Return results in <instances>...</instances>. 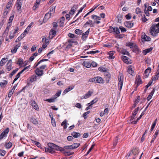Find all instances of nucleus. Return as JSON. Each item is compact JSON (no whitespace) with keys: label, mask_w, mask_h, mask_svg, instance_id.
I'll return each mask as SVG.
<instances>
[{"label":"nucleus","mask_w":159,"mask_h":159,"mask_svg":"<svg viewBox=\"0 0 159 159\" xmlns=\"http://www.w3.org/2000/svg\"><path fill=\"white\" fill-rule=\"evenodd\" d=\"M150 33L153 36H156L159 33V22L156 25H152L150 28Z\"/></svg>","instance_id":"f257e3e1"},{"label":"nucleus","mask_w":159,"mask_h":159,"mask_svg":"<svg viewBox=\"0 0 159 159\" xmlns=\"http://www.w3.org/2000/svg\"><path fill=\"white\" fill-rule=\"evenodd\" d=\"M139 153V149L138 148H134L131 151V152L129 153L127 155L126 157H128L127 159H128L129 157H130V158H133V157H135V158L136 156L138 155Z\"/></svg>","instance_id":"f03ea898"},{"label":"nucleus","mask_w":159,"mask_h":159,"mask_svg":"<svg viewBox=\"0 0 159 159\" xmlns=\"http://www.w3.org/2000/svg\"><path fill=\"white\" fill-rule=\"evenodd\" d=\"M89 81L99 84L103 83L104 82V81L102 78L99 76H97L93 78L90 79L89 80Z\"/></svg>","instance_id":"7ed1b4c3"},{"label":"nucleus","mask_w":159,"mask_h":159,"mask_svg":"<svg viewBox=\"0 0 159 159\" xmlns=\"http://www.w3.org/2000/svg\"><path fill=\"white\" fill-rule=\"evenodd\" d=\"M54 149L55 150H57L58 149L60 150V151L61 152H64V153L65 152V148L61 147H59L56 145L55 144L52 143H50V153H52L51 149ZM65 152H66L65 151Z\"/></svg>","instance_id":"20e7f679"},{"label":"nucleus","mask_w":159,"mask_h":159,"mask_svg":"<svg viewBox=\"0 0 159 159\" xmlns=\"http://www.w3.org/2000/svg\"><path fill=\"white\" fill-rule=\"evenodd\" d=\"M124 76L122 74H120L119 75L118 80H119V89H121L122 88L123 84V80Z\"/></svg>","instance_id":"39448f33"},{"label":"nucleus","mask_w":159,"mask_h":159,"mask_svg":"<svg viewBox=\"0 0 159 159\" xmlns=\"http://www.w3.org/2000/svg\"><path fill=\"white\" fill-rule=\"evenodd\" d=\"M110 29L108 30L109 31L111 32H113L117 34H120V31L118 27H113L112 26L109 27Z\"/></svg>","instance_id":"423d86ee"},{"label":"nucleus","mask_w":159,"mask_h":159,"mask_svg":"<svg viewBox=\"0 0 159 159\" xmlns=\"http://www.w3.org/2000/svg\"><path fill=\"white\" fill-rule=\"evenodd\" d=\"M151 70V69L150 67H148L145 71L143 74V78H147L149 73H150Z\"/></svg>","instance_id":"0eeeda50"},{"label":"nucleus","mask_w":159,"mask_h":159,"mask_svg":"<svg viewBox=\"0 0 159 159\" xmlns=\"http://www.w3.org/2000/svg\"><path fill=\"white\" fill-rule=\"evenodd\" d=\"M159 77V64L157 67V71L156 73V74L153 77L152 80L153 81H155L156 80H157Z\"/></svg>","instance_id":"6e6552de"},{"label":"nucleus","mask_w":159,"mask_h":159,"mask_svg":"<svg viewBox=\"0 0 159 159\" xmlns=\"http://www.w3.org/2000/svg\"><path fill=\"white\" fill-rule=\"evenodd\" d=\"M89 30L90 28H89L86 32L82 34V39L84 41L86 40L89 34Z\"/></svg>","instance_id":"1a4fd4ad"},{"label":"nucleus","mask_w":159,"mask_h":159,"mask_svg":"<svg viewBox=\"0 0 159 159\" xmlns=\"http://www.w3.org/2000/svg\"><path fill=\"white\" fill-rule=\"evenodd\" d=\"M27 68L28 67H25L21 71L17 74L16 76V78L14 80L13 82H14L15 81L17 80L20 77V74H22Z\"/></svg>","instance_id":"9d476101"},{"label":"nucleus","mask_w":159,"mask_h":159,"mask_svg":"<svg viewBox=\"0 0 159 159\" xmlns=\"http://www.w3.org/2000/svg\"><path fill=\"white\" fill-rule=\"evenodd\" d=\"M27 68L28 67H25L21 71L17 74L16 76V78L14 80L13 82H14L15 81L17 80L20 77V74H22Z\"/></svg>","instance_id":"9b49d317"},{"label":"nucleus","mask_w":159,"mask_h":159,"mask_svg":"<svg viewBox=\"0 0 159 159\" xmlns=\"http://www.w3.org/2000/svg\"><path fill=\"white\" fill-rule=\"evenodd\" d=\"M61 93V90L58 91L54 95L55 97L50 98V102H54L56 98L60 96Z\"/></svg>","instance_id":"f8f14e48"},{"label":"nucleus","mask_w":159,"mask_h":159,"mask_svg":"<svg viewBox=\"0 0 159 159\" xmlns=\"http://www.w3.org/2000/svg\"><path fill=\"white\" fill-rule=\"evenodd\" d=\"M56 29H52L50 30V39L53 38L57 33Z\"/></svg>","instance_id":"ddd939ff"},{"label":"nucleus","mask_w":159,"mask_h":159,"mask_svg":"<svg viewBox=\"0 0 159 159\" xmlns=\"http://www.w3.org/2000/svg\"><path fill=\"white\" fill-rule=\"evenodd\" d=\"M30 103L34 109L36 110L39 109V107L38 105L33 100H31L30 102Z\"/></svg>","instance_id":"4468645a"},{"label":"nucleus","mask_w":159,"mask_h":159,"mask_svg":"<svg viewBox=\"0 0 159 159\" xmlns=\"http://www.w3.org/2000/svg\"><path fill=\"white\" fill-rule=\"evenodd\" d=\"M64 20L65 17L64 16H62L58 20L57 23H59L60 26L62 27L63 26Z\"/></svg>","instance_id":"2eb2a0df"},{"label":"nucleus","mask_w":159,"mask_h":159,"mask_svg":"<svg viewBox=\"0 0 159 159\" xmlns=\"http://www.w3.org/2000/svg\"><path fill=\"white\" fill-rule=\"evenodd\" d=\"M93 92H92L89 91L87 93H86L85 95L82 97H81V99H82L83 98L84 99H86L87 98H89V97H90L92 94H93Z\"/></svg>","instance_id":"dca6fc26"},{"label":"nucleus","mask_w":159,"mask_h":159,"mask_svg":"<svg viewBox=\"0 0 159 159\" xmlns=\"http://www.w3.org/2000/svg\"><path fill=\"white\" fill-rule=\"evenodd\" d=\"M125 25L126 27L130 28L133 26L134 24L130 21H126L125 23Z\"/></svg>","instance_id":"f3484780"},{"label":"nucleus","mask_w":159,"mask_h":159,"mask_svg":"<svg viewBox=\"0 0 159 159\" xmlns=\"http://www.w3.org/2000/svg\"><path fill=\"white\" fill-rule=\"evenodd\" d=\"M35 72L38 76H41L43 74V70H40L39 68H37L35 70Z\"/></svg>","instance_id":"a211bd4d"},{"label":"nucleus","mask_w":159,"mask_h":159,"mask_svg":"<svg viewBox=\"0 0 159 159\" xmlns=\"http://www.w3.org/2000/svg\"><path fill=\"white\" fill-rule=\"evenodd\" d=\"M152 47H150L149 48L144 50L143 51V53L144 55H146L148 53L152 51L153 49Z\"/></svg>","instance_id":"6ab92c4d"},{"label":"nucleus","mask_w":159,"mask_h":159,"mask_svg":"<svg viewBox=\"0 0 159 159\" xmlns=\"http://www.w3.org/2000/svg\"><path fill=\"white\" fill-rule=\"evenodd\" d=\"M22 3L20 0H17V1L16 8L19 11L21 10Z\"/></svg>","instance_id":"aec40b11"},{"label":"nucleus","mask_w":159,"mask_h":159,"mask_svg":"<svg viewBox=\"0 0 159 159\" xmlns=\"http://www.w3.org/2000/svg\"><path fill=\"white\" fill-rule=\"evenodd\" d=\"M77 8V6L76 5H74L73 7L71 8L70 11L69 12V14L73 15L75 12V11Z\"/></svg>","instance_id":"412c9836"},{"label":"nucleus","mask_w":159,"mask_h":159,"mask_svg":"<svg viewBox=\"0 0 159 159\" xmlns=\"http://www.w3.org/2000/svg\"><path fill=\"white\" fill-rule=\"evenodd\" d=\"M71 135L75 138H78L81 135L80 133L75 132H73L71 133Z\"/></svg>","instance_id":"4be33fe9"},{"label":"nucleus","mask_w":159,"mask_h":159,"mask_svg":"<svg viewBox=\"0 0 159 159\" xmlns=\"http://www.w3.org/2000/svg\"><path fill=\"white\" fill-rule=\"evenodd\" d=\"M50 18V14L49 13V12L47 13L44 17L43 19V22H45L47 21Z\"/></svg>","instance_id":"5701e85b"},{"label":"nucleus","mask_w":159,"mask_h":159,"mask_svg":"<svg viewBox=\"0 0 159 159\" xmlns=\"http://www.w3.org/2000/svg\"><path fill=\"white\" fill-rule=\"evenodd\" d=\"M83 64L84 66L87 68H89L91 66V63L88 61H84L83 62Z\"/></svg>","instance_id":"b1692460"},{"label":"nucleus","mask_w":159,"mask_h":159,"mask_svg":"<svg viewBox=\"0 0 159 159\" xmlns=\"http://www.w3.org/2000/svg\"><path fill=\"white\" fill-rule=\"evenodd\" d=\"M135 44L134 43L130 42H127L126 44V46L129 47L130 48H132L134 47V46L135 45Z\"/></svg>","instance_id":"393cba45"},{"label":"nucleus","mask_w":159,"mask_h":159,"mask_svg":"<svg viewBox=\"0 0 159 159\" xmlns=\"http://www.w3.org/2000/svg\"><path fill=\"white\" fill-rule=\"evenodd\" d=\"M142 38L143 39L144 41H150L151 39V38L148 36H147L145 34L144 36H142Z\"/></svg>","instance_id":"a878e982"},{"label":"nucleus","mask_w":159,"mask_h":159,"mask_svg":"<svg viewBox=\"0 0 159 159\" xmlns=\"http://www.w3.org/2000/svg\"><path fill=\"white\" fill-rule=\"evenodd\" d=\"M133 48V51L134 52H140L139 48L136 44H135Z\"/></svg>","instance_id":"bb28decb"},{"label":"nucleus","mask_w":159,"mask_h":159,"mask_svg":"<svg viewBox=\"0 0 159 159\" xmlns=\"http://www.w3.org/2000/svg\"><path fill=\"white\" fill-rule=\"evenodd\" d=\"M154 91L155 90H152L150 93L149 94L147 98V99L148 101H149L152 98V96L153 95V94L154 93Z\"/></svg>","instance_id":"cd10ccee"},{"label":"nucleus","mask_w":159,"mask_h":159,"mask_svg":"<svg viewBox=\"0 0 159 159\" xmlns=\"http://www.w3.org/2000/svg\"><path fill=\"white\" fill-rule=\"evenodd\" d=\"M136 81L137 82V85L136 87L138 86V85L141 84L142 83V80L141 79L140 76L139 75H138L137 79L136 80Z\"/></svg>","instance_id":"c85d7f7f"},{"label":"nucleus","mask_w":159,"mask_h":159,"mask_svg":"<svg viewBox=\"0 0 159 159\" xmlns=\"http://www.w3.org/2000/svg\"><path fill=\"white\" fill-rule=\"evenodd\" d=\"M117 18L118 19V22L121 23L123 19L122 16L120 14H119L117 16Z\"/></svg>","instance_id":"c756f323"},{"label":"nucleus","mask_w":159,"mask_h":159,"mask_svg":"<svg viewBox=\"0 0 159 159\" xmlns=\"http://www.w3.org/2000/svg\"><path fill=\"white\" fill-rule=\"evenodd\" d=\"M7 84V82L5 80H3L0 83V85L2 88L4 87Z\"/></svg>","instance_id":"7c9ffc66"},{"label":"nucleus","mask_w":159,"mask_h":159,"mask_svg":"<svg viewBox=\"0 0 159 159\" xmlns=\"http://www.w3.org/2000/svg\"><path fill=\"white\" fill-rule=\"evenodd\" d=\"M132 66H129L127 70L128 72L131 75H132V73L134 72V71L132 69Z\"/></svg>","instance_id":"2f4dec72"},{"label":"nucleus","mask_w":159,"mask_h":159,"mask_svg":"<svg viewBox=\"0 0 159 159\" xmlns=\"http://www.w3.org/2000/svg\"><path fill=\"white\" fill-rule=\"evenodd\" d=\"M122 59L124 62L129 64V62L128 61V58L127 57L125 56H122Z\"/></svg>","instance_id":"473e14b6"},{"label":"nucleus","mask_w":159,"mask_h":159,"mask_svg":"<svg viewBox=\"0 0 159 159\" xmlns=\"http://www.w3.org/2000/svg\"><path fill=\"white\" fill-rule=\"evenodd\" d=\"M30 81L31 82H32L36 80L37 77L36 75H34L30 77Z\"/></svg>","instance_id":"72a5a7b5"},{"label":"nucleus","mask_w":159,"mask_h":159,"mask_svg":"<svg viewBox=\"0 0 159 159\" xmlns=\"http://www.w3.org/2000/svg\"><path fill=\"white\" fill-rule=\"evenodd\" d=\"M105 75L106 76V81L108 83L109 82V79L111 77V75L110 74L107 72L105 73Z\"/></svg>","instance_id":"f704fd0d"},{"label":"nucleus","mask_w":159,"mask_h":159,"mask_svg":"<svg viewBox=\"0 0 159 159\" xmlns=\"http://www.w3.org/2000/svg\"><path fill=\"white\" fill-rule=\"evenodd\" d=\"M114 54V52H109V56L108 57V58L109 59H114L115 58V56H113V55Z\"/></svg>","instance_id":"c9c22d12"},{"label":"nucleus","mask_w":159,"mask_h":159,"mask_svg":"<svg viewBox=\"0 0 159 159\" xmlns=\"http://www.w3.org/2000/svg\"><path fill=\"white\" fill-rule=\"evenodd\" d=\"M121 53L123 54L126 55L128 56L129 55V52L125 49H123L121 50Z\"/></svg>","instance_id":"e433bc0d"},{"label":"nucleus","mask_w":159,"mask_h":159,"mask_svg":"<svg viewBox=\"0 0 159 159\" xmlns=\"http://www.w3.org/2000/svg\"><path fill=\"white\" fill-rule=\"evenodd\" d=\"M67 121L66 120H65L62 123H61V126L64 125V129H66L67 127Z\"/></svg>","instance_id":"4c0bfd02"},{"label":"nucleus","mask_w":159,"mask_h":159,"mask_svg":"<svg viewBox=\"0 0 159 159\" xmlns=\"http://www.w3.org/2000/svg\"><path fill=\"white\" fill-rule=\"evenodd\" d=\"M98 98H96L94 99L90 103L87 104V105L89 104V106H90L93 104L94 103H96L98 101Z\"/></svg>","instance_id":"58836bf2"},{"label":"nucleus","mask_w":159,"mask_h":159,"mask_svg":"<svg viewBox=\"0 0 159 159\" xmlns=\"http://www.w3.org/2000/svg\"><path fill=\"white\" fill-rule=\"evenodd\" d=\"M157 122V119H156L154 121L153 124L152 125V127L150 129V131H152L154 129L156 125Z\"/></svg>","instance_id":"ea45409f"},{"label":"nucleus","mask_w":159,"mask_h":159,"mask_svg":"<svg viewBox=\"0 0 159 159\" xmlns=\"http://www.w3.org/2000/svg\"><path fill=\"white\" fill-rule=\"evenodd\" d=\"M9 129L8 128H7L5 129L2 133V134L5 135V136H6L7 134H8L9 131Z\"/></svg>","instance_id":"a19ab883"},{"label":"nucleus","mask_w":159,"mask_h":159,"mask_svg":"<svg viewBox=\"0 0 159 159\" xmlns=\"http://www.w3.org/2000/svg\"><path fill=\"white\" fill-rule=\"evenodd\" d=\"M11 65V63H7V69L8 71H9L10 70H11L12 69Z\"/></svg>","instance_id":"79ce46f5"},{"label":"nucleus","mask_w":159,"mask_h":159,"mask_svg":"<svg viewBox=\"0 0 159 159\" xmlns=\"http://www.w3.org/2000/svg\"><path fill=\"white\" fill-rule=\"evenodd\" d=\"M139 107H138L135 109L133 111V112L132 113V116H135L139 110Z\"/></svg>","instance_id":"37998d69"},{"label":"nucleus","mask_w":159,"mask_h":159,"mask_svg":"<svg viewBox=\"0 0 159 159\" xmlns=\"http://www.w3.org/2000/svg\"><path fill=\"white\" fill-rule=\"evenodd\" d=\"M75 33L78 35H81L83 32V31L78 29H76L75 31Z\"/></svg>","instance_id":"c03bdc74"},{"label":"nucleus","mask_w":159,"mask_h":159,"mask_svg":"<svg viewBox=\"0 0 159 159\" xmlns=\"http://www.w3.org/2000/svg\"><path fill=\"white\" fill-rule=\"evenodd\" d=\"M6 59L5 58H2L0 61V66H3L6 63Z\"/></svg>","instance_id":"a18cd8bd"},{"label":"nucleus","mask_w":159,"mask_h":159,"mask_svg":"<svg viewBox=\"0 0 159 159\" xmlns=\"http://www.w3.org/2000/svg\"><path fill=\"white\" fill-rule=\"evenodd\" d=\"M11 24L9 25V26H7V27L6 28L4 32V34H6V35H7L9 30V27L11 26Z\"/></svg>","instance_id":"49530a36"},{"label":"nucleus","mask_w":159,"mask_h":159,"mask_svg":"<svg viewBox=\"0 0 159 159\" xmlns=\"http://www.w3.org/2000/svg\"><path fill=\"white\" fill-rule=\"evenodd\" d=\"M30 121L34 124L37 125L38 124V122L34 118H32L30 119Z\"/></svg>","instance_id":"de8ad7c7"},{"label":"nucleus","mask_w":159,"mask_h":159,"mask_svg":"<svg viewBox=\"0 0 159 159\" xmlns=\"http://www.w3.org/2000/svg\"><path fill=\"white\" fill-rule=\"evenodd\" d=\"M49 39H47L45 37H43L42 40V43H49Z\"/></svg>","instance_id":"09e8293b"},{"label":"nucleus","mask_w":159,"mask_h":159,"mask_svg":"<svg viewBox=\"0 0 159 159\" xmlns=\"http://www.w3.org/2000/svg\"><path fill=\"white\" fill-rule=\"evenodd\" d=\"M10 1L8 3L6 6V8L7 9H9L11 7V4L13 0H9Z\"/></svg>","instance_id":"8fccbe9b"},{"label":"nucleus","mask_w":159,"mask_h":159,"mask_svg":"<svg viewBox=\"0 0 159 159\" xmlns=\"http://www.w3.org/2000/svg\"><path fill=\"white\" fill-rule=\"evenodd\" d=\"M18 68L16 69L15 70H14L10 74V77H11L13 75L18 71Z\"/></svg>","instance_id":"3c124183"},{"label":"nucleus","mask_w":159,"mask_h":159,"mask_svg":"<svg viewBox=\"0 0 159 159\" xmlns=\"http://www.w3.org/2000/svg\"><path fill=\"white\" fill-rule=\"evenodd\" d=\"M53 27L52 29L57 30L58 27V25L57 22H53L52 24Z\"/></svg>","instance_id":"603ef678"},{"label":"nucleus","mask_w":159,"mask_h":159,"mask_svg":"<svg viewBox=\"0 0 159 159\" xmlns=\"http://www.w3.org/2000/svg\"><path fill=\"white\" fill-rule=\"evenodd\" d=\"M80 143H74L72 145L73 149L77 148L80 146Z\"/></svg>","instance_id":"864d4df0"},{"label":"nucleus","mask_w":159,"mask_h":159,"mask_svg":"<svg viewBox=\"0 0 159 159\" xmlns=\"http://www.w3.org/2000/svg\"><path fill=\"white\" fill-rule=\"evenodd\" d=\"M12 143H6L5 144V146L6 148H10L12 146Z\"/></svg>","instance_id":"5fc2aeb1"},{"label":"nucleus","mask_w":159,"mask_h":159,"mask_svg":"<svg viewBox=\"0 0 159 159\" xmlns=\"http://www.w3.org/2000/svg\"><path fill=\"white\" fill-rule=\"evenodd\" d=\"M14 34L13 30L10 32L9 37L10 39H12L14 37Z\"/></svg>","instance_id":"6e6d98bb"},{"label":"nucleus","mask_w":159,"mask_h":159,"mask_svg":"<svg viewBox=\"0 0 159 159\" xmlns=\"http://www.w3.org/2000/svg\"><path fill=\"white\" fill-rule=\"evenodd\" d=\"M56 6L54 5H52V7H51V9L50 10V12H52V13H53L55 12V9Z\"/></svg>","instance_id":"4d7b16f0"},{"label":"nucleus","mask_w":159,"mask_h":159,"mask_svg":"<svg viewBox=\"0 0 159 159\" xmlns=\"http://www.w3.org/2000/svg\"><path fill=\"white\" fill-rule=\"evenodd\" d=\"M140 99V97L139 96H137L136 98L135 99L134 102L135 103L137 104L139 102Z\"/></svg>","instance_id":"13d9d810"},{"label":"nucleus","mask_w":159,"mask_h":159,"mask_svg":"<svg viewBox=\"0 0 159 159\" xmlns=\"http://www.w3.org/2000/svg\"><path fill=\"white\" fill-rule=\"evenodd\" d=\"M17 63L19 65H22L23 63V59L21 58L18 59Z\"/></svg>","instance_id":"bf43d9fd"},{"label":"nucleus","mask_w":159,"mask_h":159,"mask_svg":"<svg viewBox=\"0 0 159 159\" xmlns=\"http://www.w3.org/2000/svg\"><path fill=\"white\" fill-rule=\"evenodd\" d=\"M39 4H38L37 3H35L34 6H33V10H35L36 9V8L39 7Z\"/></svg>","instance_id":"052dcab7"},{"label":"nucleus","mask_w":159,"mask_h":159,"mask_svg":"<svg viewBox=\"0 0 159 159\" xmlns=\"http://www.w3.org/2000/svg\"><path fill=\"white\" fill-rule=\"evenodd\" d=\"M51 123L52 124V125L54 127H55L56 126V123L55 122V121L53 119V117H52L51 119Z\"/></svg>","instance_id":"680f3d73"},{"label":"nucleus","mask_w":159,"mask_h":159,"mask_svg":"<svg viewBox=\"0 0 159 159\" xmlns=\"http://www.w3.org/2000/svg\"><path fill=\"white\" fill-rule=\"evenodd\" d=\"M118 137L117 136L116 137L115 140L113 143V146L115 147L117 144L118 142Z\"/></svg>","instance_id":"e2e57ef3"},{"label":"nucleus","mask_w":159,"mask_h":159,"mask_svg":"<svg viewBox=\"0 0 159 159\" xmlns=\"http://www.w3.org/2000/svg\"><path fill=\"white\" fill-rule=\"evenodd\" d=\"M98 69L99 70L102 71H106L105 68L103 67H100L98 68Z\"/></svg>","instance_id":"0e129e2a"},{"label":"nucleus","mask_w":159,"mask_h":159,"mask_svg":"<svg viewBox=\"0 0 159 159\" xmlns=\"http://www.w3.org/2000/svg\"><path fill=\"white\" fill-rule=\"evenodd\" d=\"M14 18V16H11L9 18V22L8 23V25L9 26V24H10L12 22V21L13 19Z\"/></svg>","instance_id":"69168bd1"},{"label":"nucleus","mask_w":159,"mask_h":159,"mask_svg":"<svg viewBox=\"0 0 159 159\" xmlns=\"http://www.w3.org/2000/svg\"><path fill=\"white\" fill-rule=\"evenodd\" d=\"M6 152L4 150H0V155L2 156H4Z\"/></svg>","instance_id":"338daca9"},{"label":"nucleus","mask_w":159,"mask_h":159,"mask_svg":"<svg viewBox=\"0 0 159 159\" xmlns=\"http://www.w3.org/2000/svg\"><path fill=\"white\" fill-rule=\"evenodd\" d=\"M125 17H126V18L127 20H129L130 19H131V16L130 14L129 13L128 14H127V15H126L125 16Z\"/></svg>","instance_id":"774afa93"}]
</instances>
